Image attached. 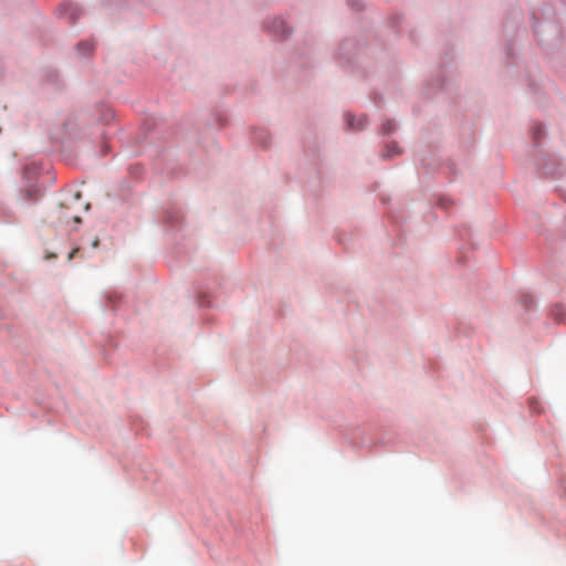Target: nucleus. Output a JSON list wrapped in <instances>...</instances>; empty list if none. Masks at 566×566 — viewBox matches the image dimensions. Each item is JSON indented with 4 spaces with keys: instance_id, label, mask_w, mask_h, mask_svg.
I'll use <instances>...</instances> for the list:
<instances>
[{
    "instance_id": "f03ea898",
    "label": "nucleus",
    "mask_w": 566,
    "mask_h": 566,
    "mask_svg": "<svg viewBox=\"0 0 566 566\" xmlns=\"http://www.w3.org/2000/svg\"><path fill=\"white\" fill-rule=\"evenodd\" d=\"M78 51H83L82 55H87L94 50V43L92 41H84L77 45Z\"/></svg>"
},
{
    "instance_id": "f257e3e1",
    "label": "nucleus",
    "mask_w": 566,
    "mask_h": 566,
    "mask_svg": "<svg viewBox=\"0 0 566 566\" xmlns=\"http://www.w3.org/2000/svg\"><path fill=\"white\" fill-rule=\"evenodd\" d=\"M345 119H346V123L347 125L353 128V129H360L363 128V126L365 125V120L366 118L365 117H360L358 118L357 123H355V116L354 115H350V114H347L345 116Z\"/></svg>"
},
{
    "instance_id": "39448f33",
    "label": "nucleus",
    "mask_w": 566,
    "mask_h": 566,
    "mask_svg": "<svg viewBox=\"0 0 566 566\" xmlns=\"http://www.w3.org/2000/svg\"><path fill=\"white\" fill-rule=\"evenodd\" d=\"M394 124L391 123H388V125H384L382 129L385 130V133H390L394 130Z\"/></svg>"
},
{
    "instance_id": "1a4fd4ad",
    "label": "nucleus",
    "mask_w": 566,
    "mask_h": 566,
    "mask_svg": "<svg viewBox=\"0 0 566 566\" xmlns=\"http://www.w3.org/2000/svg\"><path fill=\"white\" fill-rule=\"evenodd\" d=\"M75 198H76V199H80V198H81L80 192H76Z\"/></svg>"
},
{
    "instance_id": "7ed1b4c3",
    "label": "nucleus",
    "mask_w": 566,
    "mask_h": 566,
    "mask_svg": "<svg viewBox=\"0 0 566 566\" xmlns=\"http://www.w3.org/2000/svg\"><path fill=\"white\" fill-rule=\"evenodd\" d=\"M543 134V128L541 125H535L533 127V137L534 139H538Z\"/></svg>"
},
{
    "instance_id": "6e6552de",
    "label": "nucleus",
    "mask_w": 566,
    "mask_h": 566,
    "mask_svg": "<svg viewBox=\"0 0 566 566\" xmlns=\"http://www.w3.org/2000/svg\"><path fill=\"white\" fill-rule=\"evenodd\" d=\"M76 252V250H73L71 253H70V259L73 258V254Z\"/></svg>"
},
{
    "instance_id": "423d86ee",
    "label": "nucleus",
    "mask_w": 566,
    "mask_h": 566,
    "mask_svg": "<svg viewBox=\"0 0 566 566\" xmlns=\"http://www.w3.org/2000/svg\"><path fill=\"white\" fill-rule=\"evenodd\" d=\"M98 242H99V241H98V239H95V240L93 241V247H94V248H96V247L98 245Z\"/></svg>"
},
{
    "instance_id": "0eeeda50",
    "label": "nucleus",
    "mask_w": 566,
    "mask_h": 566,
    "mask_svg": "<svg viewBox=\"0 0 566 566\" xmlns=\"http://www.w3.org/2000/svg\"><path fill=\"white\" fill-rule=\"evenodd\" d=\"M75 222H81V219L78 217L73 218Z\"/></svg>"
},
{
    "instance_id": "20e7f679",
    "label": "nucleus",
    "mask_w": 566,
    "mask_h": 566,
    "mask_svg": "<svg viewBox=\"0 0 566 566\" xmlns=\"http://www.w3.org/2000/svg\"><path fill=\"white\" fill-rule=\"evenodd\" d=\"M391 151L394 153H399L398 148L396 145H392V146H389L388 149H387V153L384 154L385 157H390L391 156Z\"/></svg>"
}]
</instances>
